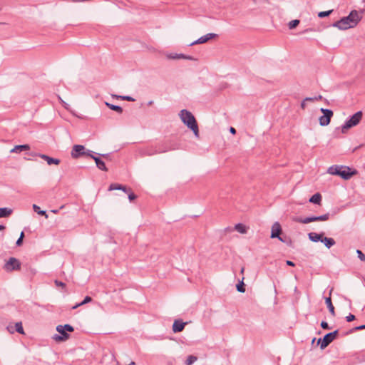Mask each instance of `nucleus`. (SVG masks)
<instances>
[{"mask_svg": "<svg viewBox=\"0 0 365 365\" xmlns=\"http://www.w3.org/2000/svg\"><path fill=\"white\" fill-rule=\"evenodd\" d=\"M361 19L362 16L359 15L358 11L352 10L347 16L334 22L332 26L341 30H346L355 27Z\"/></svg>", "mask_w": 365, "mask_h": 365, "instance_id": "1", "label": "nucleus"}, {"mask_svg": "<svg viewBox=\"0 0 365 365\" xmlns=\"http://www.w3.org/2000/svg\"><path fill=\"white\" fill-rule=\"evenodd\" d=\"M179 116L182 123L193 132L195 136L199 138L198 125L193 114L186 109H182L180 110Z\"/></svg>", "mask_w": 365, "mask_h": 365, "instance_id": "2", "label": "nucleus"}, {"mask_svg": "<svg viewBox=\"0 0 365 365\" xmlns=\"http://www.w3.org/2000/svg\"><path fill=\"white\" fill-rule=\"evenodd\" d=\"M328 173L333 175L340 176L344 180H349L357 174V170H351L348 166L334 165L329 168Z\"/></svg>", "mask_w": 365, "mask_h": 365, "instance_id": "3", "label": "nucleus"}, {"mask_svg": "<svg viewBox=\"0 0 365 365\" xmlns=\"http://www.w3.org/2000/svg\"><path fill=\"white\" fill-rule=\"evenodd\" d=\"M362 117L363 113L361 110L357 111L353 115L350 116L341 125V132L344 133L349 128L357 125L361 120Z\"/></svg>", "mask_w": 365, "mask_h": 365, "instance_id": "4", "label": "nucleus"}, {"mask_svg": "<svg viewBox=\"0 0 365 365\" xmlns=\"http://www.w3.org/2000/svg\"><path fill=\"white\" fill-rule=\"evenodd\" d=\"M339 333L338 330H335L332 332H329L324 336L322 339L319 338L318 339V344H320V349H324L327 346H329L337 336Z\"/></svg>", "mask_w": 365, "mask_h": 365, "instance_id": "5", "label": "nucleus"}, {"mask_svg": "<svg viewBox=\"0 0 365 365\" xmlns=\"http://www.w3.org/2000/svg\"><path fill=\"white\" fill-rule=\"evenodd\" d=\"M320 111L323 113V115L319 117V124L322 126H327L330 123L334 113L331 110L327 108H321Z\"/></svg>", "mask_w": 365, "mask_h": 365, "instance_id": "6", "label": "nucleus"}, {"mask_svg": "<svg viewBox=\"0 0 365 365\" xmlns=\"http://www.w3.org/2000/svg\"><path fill=\"white\" fill-rule=\"evenodd\" d=\"M4 269L7 272L19 270L21 269V263L19 259L15 257H10L5 263Z\"/></svg>", "mask_w": 365, "mask_h": 365, "instance_id": "7", "label": "nucleus"}, {"mask_svg": "<svg viewBox=\"0 0 365 365\" xmlns=\"http://www.w3.org/2000/svg\"><path fill=\"white\" fill-rule=\"evenodd\" d=\"M56 331L60 334V335L55 334L53 337L56 341H64L70 337V334L66 331L63 325H58L56 327Z\"/></svg>", "mask_w": 365, "mask_h": 365, "instance_id": "8", "label": "nucleus"}, {"mask_svg": "<svg viewBox=\"0 0 365 365\" xmlns=\"http://www.w3.org/2000/svg\"><path fill=\"white\" fill-rule=\"evenodd\" d=\"M156 145L158 147V151L159 153H163L170 150H175L178 148L177 144H171L168 142Z\"/></svg>", "mask_w": 365, "mask_h": 365, "instance_id": "9", "label": "nucleus"}, {"mask_svg": "<svg viewBox=\"0 0 365 365\" xmlns=\"http://www.w3.org/2000/svg\"><path fill=\"white\" fill-rule=\"evenodd\" d=\"M282 227L280 224L278 222H274L272 226V232H271V238H277L282 242H284V240L280 237V234L282 233Z\"/></svg>", "mask_w": 365, "mask_h": 365, "instance_id": "10", "label": "nucleus"}, {"mask_svg": "<svg viewBox=\"0 0 365 365\" xmlns=\"http://www.w3.org/2000/svg\"><path fill=\"white\" fill-rule=\"evenodd\" d=\"M85 152V147L83 145H75L73 146L71 155L73 158L77 159L84 155Z\"/></svg>", "mask_w": 365, "mask_h": 365, "instance_id": "11", "label": "nucleus"}, {"mask_svg": "<svg viewBox=\"0 0 365 365\" xmlns=\"http://www.w3.org/2000/svg\"><path fill=\"white\" fill-rule=\"evenodd\" d=\"M217 36V34H213V33L207 34L206 35H205L203 36H201L200 38H199L196 41H193L190 45L192 46V45H195V44H200V43H206L209 40L215 38Z\"/></svg>", "mask_w": 365, "mask_h": 365, "instance_id": "12", "label": "nucleus"}, {"mask_svg": "<svg viewBox=\"0 0 365 365\" xmlns=\"http://www.w3.org/2000/svg\"><path fill=\"white\" fill-rule=\"evenodd\" d=\"M157 145L148 146L143 148L140 153L144 156H150L159 153Z\"/></svg>", "mask_w": 365, "mask_h": 365, "instance_id": "13", "label": "nucleus"}, {"mask_svg": "<svg viewBox=\"0 0 365 365\" xmlns=\"http://www.w3.org/2000/svg\"><path fill=\"white\" fill-rule=\"evenodd\" d=\"M186 323L183 322L181 319H175L173 324V331L174 333H178L182 331L185 326Z\"/></svg>", "mask_w": 365, "mask_h": 365, "instance_id": "14", "label": "nucleus"}, {"mask_svg": "<svg viewBox=\"0 0 365 365\" xmlns=\"http://www.w3.org/2000/svg\"><path fill=\"white\" fill-rule=\"evenodd\" d=\"M293 220L296 222L302 223V224H308L312 222H316L317 218L316 216H309L307 217H295Z\"/></svg>", "mask_w": 365, "mask_h": 365, "instance_id": "15", "label": "nucleus"}, {"mask_svg": "<svg viewBox=\"0 0 365 365\" xmlns=\"http://www.w3.org/2000/svg\"><path fill=\"white\" fill-rule=\"evenodd\" d=\"M120 190L123 191L125 193H128L131 188L127 187L126 186H124L123 185L118 184V183H112L109 185L108 190Z\"/></svg>", "mask_w": 365, "mask_h": 365, "instance_id": "16", "label": "nucleus"}, {"mask_svg": "<svg viewBox=\"0 0 365 365\" xmlns=\"http://www.w3.org/2000/svg\"><path fill=\"white\" fill-rule=\"evenodd\" d=\"M38 155L41 159H43L44 160H46L48 165H52V164L58 165L61 162L59 159L51 158L45 154H38Z\"/></svg>", "mask_w": 365, "mask_h": 365, "instance_id": "17", "label": "nucleus"}, {"mask_svg": "<svg viewBox=\"0 0 365 365\" xmlns=\"http://www.w3.org/2000/svg\"><path fill=\"white\" fill-rule=\"evenodd\" d=\"M324 235V232H321V233L309 232L308 234L309 239L314 242H317L319 241L322 242Z\"/></svg>", "mask_w": 365, "mask_h": 365, "instance_id": "18", "label": "nucleus"}, {"mask_svg": "<svg viewBox=\"0 0 365 365\" xmlns=\"http://www.w3.org/2000/svg\"><path fill=\"white\" fill-rule=\"evenodd\" d=\"M93 160H95L96 166L98 169H100L101 170H103V171L108 170V168L106 166L105 162L101 159L100 156L93 158Z\"/></svg>", "mask_w": 365, "mask_h": 365, "instance_id": "19", "label": "nucleus"}, {"mask_svg": "<svg viewBox=\"0 0 365 365\" xmlns=\"http://www.w3.org/2000/svg\"><path fill=\"white\" fill-rule=\"evenodd\" d=\"M30 146L28 144L18 145H16L11 150V153H21L22 151L29 150Z\"/></svg>", "mask_w": 365, "mask_h": 365, "instance_id": "20", "label": "nucleus"}, {"mask_svg": "<svg viewBox=\"0 0 365 365\" xmlns=\"http://www.w3.org/2000/svg\"><path fill=\"white\" fill-rule=\"evenodd\" d=\"M322 198V195L319 192H317L309 198V202L313 204L320 205Z\"/></svg>", "mask_w": 365, "mask_h": 365, "instance_id": "21", "label": "nucleus"}, {"mask_svg": "<svg viewBox=\"0 0 365 365\" xmlns=\"http://www.w3.org/2000/svg\"><path fill=\"white\" fill-rule=\"evenodd\" d=\"M322 242L324 244L328 249L331 248L336 243L335 240L331 237H323Z\"/></svg>", "mask_w": 365, "mask_h": 365, "instance_id": "22", "label": "nucleus"}, {"mask_svg": "<svg viewBox=\"0 0 365 365\" xmlns=\"http://www.w3.org/2000/svg\"><path fill=\"white\" fill-rule=\"evenodd\" d=\"M325 303L327 306V308L330 312V314L334 317L335 316V310H334V307L331 302V297H326L325 298Z\"/></svg>", "mask_w": 365, "mask_h": 365, "instance_id": "23", "label": "nucleus"}, {"mask_svg": "<svg viewBox=\"0 0 365 365\" xmlns=\"http://www.w3.org/2000/svg\"><path fill=\"white\" fill-rule=\"evenodd\" d=\"M13 210L8 207H1L0 208V218L7 217L10 215H11Z\"/></svg>", "mask_w": 365, "mask_h": 365, "instance_id": "24", "label": "nucleus"}, {"mask_svg": "<svg viewBox=\"0 0 365 365\" xmlns=\"http://www.w3.org/2000/svg\"><path fill=\"white\" fill-rule=\"evenodd\" d=\"M106 105L108 108H109L112 110L116 111L118 113H123V108L119 106L113 105V104H111V103H107V102H106Z\"/></svg>", "mask_w": 365, "mask_h": 365, "instance_id": "25", "label": "nucleus"}, {"mask_svg": "<svg viewBox=\"0 0 365 365\" xmlns=\"http://www.w3.org/2000/svg\"><path fill=\"white\" fill-rule=\"evenodd\" d=\"M92 298L89 296H86L84 299L80 302V303H78L76 304V305H74L73 307H72V309H75L76 308H78V307H81V306H83L87 303H89L92 301Z\"/></svg>", "mask_w": 365, "mask_h": 365, "instance_id": "26", "label": "nucleus"}, {"mask_svg": "<svg viewBox=\"0 0 365 365\" xmlns=\"http://www.w3.org/2000/svg\"><path fill=\"white\" fill-rule=\"evenodd\" d=\"M33 209L34 212H36L38 215L41 216H45L46 218H48V215L46 214V212L45 210H41L39 206L36 205V204H34Z\"/></svg>", "mask_w": 365, "mask_h": 365, "instance_id": "27", "label": "nucleus"}, {"mask_svg": "<svg viewBox=\"0 0 365 365\" xmlns=\"http://www.w3.org/2000/svg\"><path fill=\"white\" fill-rule=\"evenodd\" d=\"M235 229L239 232L240 233L245 234L247 232V227L245 225L242 223L236 224L235 226Z\"/></svg>", "mask_w": 365, "mask_h": 365, "instance_id": "28", "label": "nucleus"}, {"mask_svg": "<svg viewBox=\"0 0 365 365\" xmlns=\"http://www.w3.org/2000/svg\"><path fill=\"white\" fill-rule=\"evenodd\" d=\"M112 96L113 98H115L117 99H122V100H125V101H135V99L131 97V96H118V95H112Z\"/></svg>", "mask_w": 365, "mask_h": 365, "instance_id": "29", "label": "nucleus"}, {"mask_svg": "<svg viewBox=\"0 0 365 365\" xmlns=\"http://www.w3.org/2000/svg\"><path fill=\"white\" fill-rule=\"evenodd\" d=\"M197 360V357L193 355H190L185 361V365H192Z\"/></svg>", "mask_w": 365, "mask_h": 365, "instance_id": "30", "label": "nucleus"}, {"mask_svg": "<svg viewBox=\"0 0 365 365\" xmlns=\"http://www.w3.org/2000/svg\"><path fill=\"white\" fill-rule=\"evenodd\" d=\"M236 288L239 292L244 293L245 292V284L242 280L236 285Z\"/></svg>", "mask_w": 365, "mask_h": 365, "instance_id": "31", "label": "nucleus"}, {"mask_svg": "<svg viewBox=\"0 0 365 365\" xmlns=\"http://www.w3.org/2000/svg\"><path fill=\"white\" fill-rule=\"evenodd\" d=\"M330 214L329 212L325 213L322 215L316 216L317 221H326L329 219Z\"/></svg>", "mask_w": 365, "mask_h": 365, "instance_id": "32", "label": "nucleus"}, {"mask_svg": "<svg viewBox=\"0 0 365 365\" xmlns=\"http://www.w3.org/2000/svg\"><path fill=\"white\" fill-rule=\"evenodd\" d=\"M15 330L19 334H24L22 323L21 322L15 324Z\"/></svg>", "mask_w": 365, "mask_h": 365, "instance_id": "33", "label": "nucleus"}, {"mask_svg": "<svg viewBox=\"0 0 365 365\" xmlns=\"http://www.w3.org/2000/svg\"><path fill=\"white\" fill-rule=\"evenodd\" d=\"M299 22L300 21L298 19H294V20L291 21L288 24L289 29H293L296 28L299 25Z\"/></svg>", "mask_w": 365, "mask_h": 365, "instance_id": "34", "label": "nucleus"}, {"mask_svg": "<svg viewBox=\"0 0 365 365\" xmlns=\"http://www.w3.org/2000/svg\"><path fill=\"white\" fill-rule=\"evenodd\" d=\"M332 11H333V10H329V11H320L318 13V16L319 18L327 17V16H329L332 13Z\"/></svg>", "mask_w": 365, "mask_h": 365, "instance_id": "35", "label": "nucleus"}, {"mask_svg": "<svg viewBox=\"0 0 365 365\" xmlns=\"http://www.w3.org/2000/svg\"><path fill=\"white\" fill-rule=\"evenodd\" d=\"M98 153H96V155H98ZM96 155V153L92 151V150H88L85 152V155H86V156H88L91 158L93 159V158H96L97 156L95 155Z\"/></svg>", "mask_w": 365, "mask_h": 365, "instance_id": "36", "label": "nucleus"}, {"mask_svg": "<svg viewBox=\"0 0 365 365\" xmlns=\"http://www.w3.org/2000/svg\"><path fill=\"white\" fill-rule=\"evenodd\" d=\"M356 253L359 259L362 262H365V255L360 250H357Z\"/></svg>", "mask_w": 365, "mask_h": 365, "instance_id": "37", "label": "nucleus"}, {"mask_svg": "<svg viewBox=\"0 0 365 365\" xmlns=\"http://www.w3.org/2000/svg\"><path fill=\"white\" fill-rule=\"evenodd\" d=\"M169 58H173V59H180V58H185V55L182 54V53H180V54H175V56H169Z\"/></svg>", "mask_w": 365, "mask_h": 365, "instance_id": "38", "label": "nucleus"}, {"mask_svg": "<svg viewBox=\"0 0 365 365\" xmlns=\"http://www.w3.org/2000/svg\"><path fill=\"white\" fill-rule=\"evenodd\" d=\"M321 327L323 329H326V330H329L331 329V328L329 326L328 323L325 321H322L321 322Z\"/></svg>", "mask_w": 365, "mask_h": 365, "instance_id": "39", "label": "nucleus"}, {"mask_svg": "<svg viewBox=\"0 0 365 365\" xmlns=\"http://www.w3.org/2000/svg\"><path fill=\"white\" fill-rule=\"evenodd\" d=\"M63 329L66 330V331L73 332L74 331V328L70 325V324H65L63 326Z\"/></svg>", "mask_w": 365, "mask_h": 365, "instance_id": "40", "label": "nucleus"}, {"mask_svg": "<svg viewBox=\"0 0 365 365\" xmlns=\"http://www.w3.org/2000/svg\"><path fill=\"white\" fill-rule=\"evenodd\" d=\"M58 98L60 101V103L62 104V106L66 109L69 110V105L66 103L59 96H58Z\"/></svg>", "mask_w": 365, "mask_h": 365, "instance_id": "41", "label": "nucleus"}, {"mask_svg": "<svg viewBox=\"0 0 365 365\" xmlns=\"http://www.w3.org/2000/svg\"><path fill=\"white\" fill-rule=\"evenodd\" d=\"M128 195L130 201H133L137 198V195L132 192V190L128 193Z\"/></svg>", "mask_w": 365, "mask_h": 365, "instance_id": "42", "label": "nucleus"}, {"mask_svg": "<svg viewBox=\"0 0 365 365\" xmlns=\"http://www.w3.org/2000/svg\"><path fill=\"white\" fill-rule=\"evenodd\" d=\"M356 331H360V328H359V326H357V327H355L351 329H349L347 332H346L345 335H348V334H352Z\"/></svg>", "mask_w": 365, "mask_h": 365, "instance_id": "43", "label": "nucleus"}, {"mask_svg": "<svg viewBox=\"0 0 365 365\" xmlns=\"http://www.w3.org/2000/svg\"><path fill=\"white\" fill-rule=\"evenodd\" d=\"M355 319H356L355 315H354L351 313L348 316L346 317V320L348 322H351L354 321Z\"/></svg>", "mask_w": 365, "mask_h": 365, "instance_id": "44", "label": "nucleus"}, {"mask_svg": "<svg viewBox=\"0 0 365 365\" xmlns=\"http://www.w3.org/2000/svg\"><path fill=\"white\" fill-rule=\"evenodd\" d=\"M98 155L103 158L104 159L107 160H110V153H106V154H98Z\"/></svg>", "mask_w": 365, "mask_h": 365, "instance_id": "45", "label": "nucleus"}, {"mask_svg": "<svg viewBox=\"0 0 365 365\" xmlns=\"http://www.w3.org/2000/svg\"><path fill=\"white\" fill-rule=\"evenodd\" d=\"M55 284L58 287H66V284L58 280H55Z\"/></svg>", "mask_w": 365, "mask_h": 365, "instance_id": "46", "label": "nucleus"}, {"mask_svg": "<svg viewBox=\"0 0 365 365\" xmlns=\"http://www.w3.org/2000/svg\"><path fill=\"white\" fill-rule=\"evenodd\" d=\"M23 244V239L21 238H19L17 240L16 242V246H21V245Z\"/></svg>", "mask_w": 365, "mask_h": 365, "instance_id": "47", "label": "nucleus"}, {"mask_svg": "<svg viewBox=\"0 0 365 365\" xmlns=\"http://www.w3.org/2000/svg\"><path fill=\"white\" fill-rule=\"evenodd\" d=\"M286 264H287V265L291 266V267L295 266V264L292 261H290V260H287Z\"/></svg>", "mask_w": 365, "mask_h": 365, "instance_id": "48", "label": "nucleus"}, {"mask_svg": "<svg viewBox=\"0 0 365 365\" xmlns=\"http://www.w3.org/2000/svg\"><path fill=\"white\" fill-rule=\"evenodd\" d=\"M307 101H304V99L302 101L301 104H300V107L302 108V109H304L306 108V102Z\"/></svg>", "mask_w": 365, "mask_h": 365, "instance_id": "49", "label": "nucleus"}, {"mask_svg": "<svg viewBox=\"0 0 365 365\" xmlns=\"http://www.w3.org/2000/svg\"><path fill=\"white\" fill-rule=\"evenodd\" d=\"M304 101H314L315 98H314H314L307 97V98H304Z\"/></svg>", "mask_w": 365, "mask_h": 365, "instance_id": "50", "label": "nucleus"}, {"mask_svg": "<svg viewBox=\"0 0 365 365\" xmlns=\"http://www.w3.org/2000/svg\"><path fill=\"white\" fill-rule=\"evenodd\" d=\"M230 132L232 134L235 135V134L236 133V130H235V128H233V127H230Z\"/></svg>", "mask_w": 365, "mask_h": 365, "instance_id": "51", "label": "nucleus"}, {"mask_svg": "<svg viewBox=\"0 0 365 365\" xmlns=\"http://www.w3.org/2000/svg\"><path fill=\"white\" fill-rule=\"evenodd\" d=\"M315 98V101H319V100H321L322 98V96L321 95L317 96V97H314Z\"/></svg>", "mask_w": 365, "mask_h": 365, "instance_id": "52", "label": "nucleus"}, {"mask_svg": "<svg viewBox=\"0 0 365 365\" xmlns=\"http://www.w3.org/2000/svg\"><path fill=\"white\" fill-rule=\"evenodd\" d=\"M185 59L193 60L194 58L190 56H185Z\"/></svg>", "mask_w": 365, "mask_h": 365, "instance_id": "53", "label": "nucleus"}, {"mask_svg": "<svg viewBox=\"0 0 365 365\" xmlns=\"http://www.w3.org/2000/svg\"><path fill=\"white\" fill-rule=\"evenodd\" d=\"M24 232H21V235H20V236H19V238H21V239H23V240H24Z\"/></svg>", "mask_w": 365, "mask_h": 365, "instance_id": "54", "label": "nucleus"}, {"mask_svg": "<svg viewBox=\"0 0 365 365\" xmlns=\"http://www.w3.org/2000/svg\"><path fill=\"white\" fill-rule=\"evenodd\" d=\"M359 328H360V330L365 329V324L360 325V326H359Z\"/></svg>", "mask_w": 365, "mask_h": 365, "instance_id": "55", "label": "nucleus"}, {"mask_svg": "<svg viewBox=\"0 0 365 365\" xmlns=\"http://www.w3.org/2000/svg\"><path fill=\"white\" fill-rule=\"evenodd\" d=\"M6 227L4 225H0V230H5Z\"/></svg>", "mask_w": 365, "mask_h": 365, "instance_id": "56", "label": "nucleus"}, {"mask_svg": "<svg viewBox=\"0 0 365 365\" xmlns=\"http://www.w3.org/2000/svg\"><path fill=\"white\" fill-rule=\"evenodd\" d=\"M153 104V101H150L148 103V106H152Z\"/></svg>", "mask_w": 365, "mask_h": 365, "instance_id": "57", "label": "nucleus"}, {"mask_svg": "<svg viewBox=\"0 0 365 365\" xmlns=\"http://www.w3.org/2000/svg\"><path fill=\"white\" fill-rule=\"evenodd\" d=\"M127 365H135V363L134 361H130L129 364H127Z\"/></svg>", "mask_w": 365, "mask_h": 365, "instance_id": "58", "label": "nucleus"}, {"mask_svg": "<svg viewBox=\"0 0 365 365\" xmlns=\"http://www.w3.org/2000/svg\"><path fill=\"white\" fill-rule=\"evenodd\" d=\"M7 329L9 330V331H10L11 333H14V330H10V327H7Z\"/></svg>", "mask_w": 365, "mask_h": 365, "instance_id": "59", "label": "nucleus"}, {"mask_svg": "<svg viewBox=\"0 0 365 365\" xmlns=\"http://www.w3.org/2000/svg\"><path fill=\"white\" fill-rule=\"evenodd\" d=\"M244 269H245L244 268H242V269H241V273H243Z\"/></svg>", "mask_w": 365, "mask_h": 365, "instance_id": "60", "label": "nucleus"}, {"mask_svg": "<svg viewBox=\"0 0 365 365\" xmlns=\"http://www.w3.org/2000/svg\"><path fill=\"white\" fill-rule=\"evenodd\" d=\"M53 212L54 213H56L58 211L57 210H52Z\"/></svg>", "mask_w": 365, "mask_h": 365, "instance_id": "61", "label": "nucleus"}, {"mask_svg": "<svg viewBox=\"0 0 365 365\" xmlns=\"http://www.w3.org/2000/svg\"><path fill=\"white\" fill-rule=\"evenodd\" d=\"M73 1H74V2H77V1H78V0H73Z\"/></svg>", "mask_w": 365, "mask_h": 365, "instance_id": "62", "label": "nucleus"}]
</instances>
